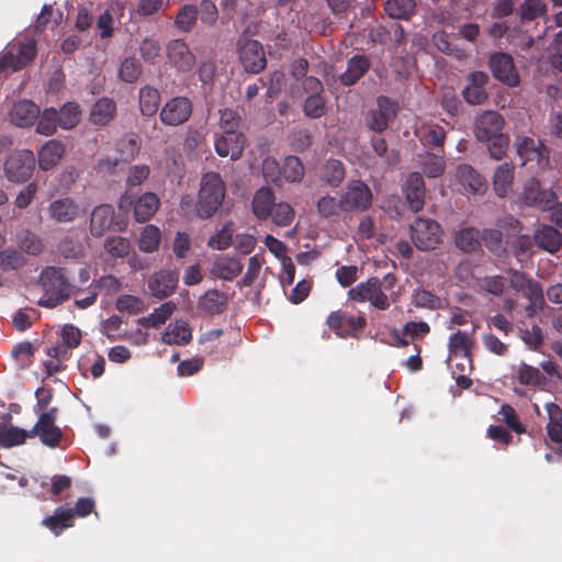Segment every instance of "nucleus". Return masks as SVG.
<instances>
[{
	"mask_svg": "<svg viewBox=\"0 0 562 562\" xmlns=\"http://www.w3.org/2000/svg\"><path fill=\"white\" fill-rule=\"evenodd\" d=\"M38 285L43 294L37 301V305L45 308H55L80 291L70 282L67 269L57 266H47L42 269L38 276Z\"/></svg>",
	"mask_w": 562,
	"mask_h": 562,
	"instance_id": "f257e3e1",
	"label": "nucleus"
},
{
	"mask_svg": "<svg viewBox=\"0 0 562 562\" xmlns=\"http://www.w3.org/2000/svg\"><path fill=\"white\" fill-rule=\"evenodd\" d=\"M226 196V184L221 175L214 171L204 173L200 181L196 213L201 218L212 217L222 206Z\"/></svg>",
	"mask_w": 562,
	"mask_h": 562,
	"instance_id": "f03ea898",
	"label": "nucleus"
},
{
	"mask_svg": "<svg viewBox=\"0 0 562 562\" xmlns=\"http://www.w3.org/2000/svg\"><path fill=\"white\" fill-rule=\"evenodd\" d=\"M373 203V193L362 180H350L340 195V211L346 213L366 212Z\"/></svg>",
	"mask_w": 562,
	"mask_h": 562,
	"instance_id": "7ed1b4c3",
	"label": "nucleus"
},
{
	"mask_svg": "<svg viewBox=\"0 0 562 562\" xmlns=\"http://www.w3.org/2000/svg\"><path fill=\"white\" fill-rule=\"evenodd\" d=\"M411 238L417 249L428 251L441 243L442 229L432 218L418 216L409 226Z\"/></svg>",
	"mask_w": 562,
	"mask_h": 562,
	"instance_id": "20e7f679",
	"label": "nucleus"
},
{
	"mask_svg": "<svg viewBox=\"0 0 562 562\" xmlns=\"http://www.w3.org/2000/svg\"><path fill=\"white\" fill-rule=\"evenodd\" d=\"M514 147L522 165L535 162L540 169L549 167L550 150L540 138L517 135L514 140Z\"/></svg>",
	"mask_w": 562,
	"mask_h": 562,
	"instance_id": "39448f33",
	"label": "nucleus"
},
{
	"mask_svg": "<svg viewBox=\"0 0 562 562\" xmlns=\"http://www.w3.org/2000/svg\"><path fill=\"white\" fill-rule=\"evenodd\" d=\"M127 222L115 214L111 204H100L95 206L90 215L89 231L93 237H102L108 232H124Z\"/></svg>",
	"mask_w": 562,
	"mask_h": 562,
	"instance_id": "423d86ee",
	"label": "nucleus"
},
{
	"mask_svg": "<svg viewBox=\"0 0 562 562\" xmlns=\"http://www.w3.org/2000/svg\"><path fill=\"white\" fill-rule=\"evenodd\" d=\"M237 53L241 66L249 74H259L267 66L263 46L257 40L240 36L237 42Z\"/></svg>",
	"mask_w": 562,
	"mask_h": 562,
	"instance_id": "0eeeda50",
	"label": "nucleus"
},
{
	"mask_svg": "<svg viewBox=\"0 0 562 562\" xmlns=\"http://www.w3.org/2000/svg\"><path fill=\"white\" fill-rule=\"evenodd\" d=\"M35 168V156L32 150L22 149L10 154L4 162V172L9 181L22 183L27 181Z\"/></svg>",
	"mask_w": 562,
	"mask_h": 562,
	"instance_id": "6e6552de",
	"label": "nucleus"
},
{
	"mask_svg": "<svg viewBox=\"0 0 562 562\" xmlns=\"http://www.w3.org/2000/svg\"><path fill=\"white\" fill-rule=\"evenodd\" d=\"M326 324L339 338H358L367 327V319L363 315L351 316L338 310L327 316Z\"/></svg>",
	"mask_w": 562,
	"mask_h": 562,
	"instance_id": "1a4fd4ad",
	"label": "nucleus"
},
{
	"mask_svg": "<svg viewBox=\"0 0 562 562\" xmlns=\"http://www.w3.org/2000/svg\"><path fill=\"white\" fill-rule=\"evenodd\" d=\"M57 413L58 409L56 407H52L47 412H43L38 416L36 424L30 430V438L38 436L41 441L47 447L55 448L59 446L63 438V431L55 425Z\"/></svg>",
	"mask_w": 562,
	"mask_h": 562,
	"instance_id": "9d476101",
	"label": "nucleus"
},
{
	"mask_svg": "<svg viewBox=\"0 0 562 562\" xmlns=\"http://www.w3.org/2000/svg\"><path fill=\"white\" fill-rule=\"evenodd\" d=\"M397 103L386 95L376 99V109H371L366 114V125L369 130L382 133L397 114Z\"/></svg>",
	"mask_w": 562,
	"mask_h": 562,
	"instance_id": "9b49d317",
	"label": "nucleus"
},
{
	"mask_svg": "<svg viewBox=\"0 0 562 562\" xmlns=\"http://www.w3.org/2000/svg\"><path fill=\"white\" fill-rule=\"evenodd\" d=\"M488 67L493 77L508 87H517L520 76L513 57L503 52L493 53L488 58Z\"/></svg>",
	"mask_w": 562,
	"mask_h": 562,
	"instance_id": "f8f14e48",
	"label": "nucleus"
},
{
	"mask_svg": "<svg viewBox=\"0 0 562 562\" xmlns=\"http://www.w3.org/2000/svg\"><path fill=\"white\" fill-rule=\"evenodd\" d=\"M160 205L159 198L153 192H146L134 200L132 196L124 195L120 199L119 209L121 211L127 210L133 206L134 218L138 223L149 221L157 212Z\"/></svg>",
	"mask_w": 562,
	"mask_h": 562,
	"instance_id": "ddd939ff",
	"label": "nucleus"
},
{
	"mask_svg": "<svg viewBox=\"0 0 562 562\" xmlns=\"http://www.w3.org/2000/svg\"><path fill=\"white\" fill-rule=\"evenodd\" d=\"M193 105L187 97H175L167 101L159 113L161 123L168 126H179L192 115Z\"/></svg>",
	"mask_w": 562,
	"mask_h": 562,
	"instance_id": "4468645a",
	"label": "nucleus"
},
{
	"mask_svg": "<svg viewBox=\"0 0 562 562\" xmlns=\"http://www.w3.org/2000/svg\"><path fill=\"white\" fill-rule=\"evenodd\" d=\"M47 214L54 223L69 224L80 217L81 207L72 198L64 196L49 203Z\"/></svg>",
	"mask_w": 562,
	"mask_h": 562,
	"instance_id": "2eb2a0df",
	"label": "nucleus"
},
{
	"mask_svg": "<svg viewBox=\"0 0 562 562\" xmlns=\"http://www.w3.org/2000/svg\"><path fill=\"white\" fill-rule=\"evenodd\" d=\"M555 200V193L549 189H542L537 179L529 180L519 195V201L528 206L546 210Z\"/></svg>",
	"mask_w": 562,
	"mask_h": 562,
	"instance_id": "dca6fc26",
	"label": "nucleus"
},
{
	"mask_svg": "<svg viewBox=\"0 0 562 562\" xmlns=\"http://www.w3.org/2000/svg\"><path fill=\"white\" fill-rule=\"evenodd\" d=\"M505 121L496 111H485L475 119L473 132L479 142H487L491 137L503 133Z\"/></svg>",
	"mask_w": 562,
	"mask_h": 562,
	"instance_id": "f3484780",
	"label": "nucleus"
},
{
	"mask_svg": "<svg viewBox=\"0 0 562 562\" xmlns=\"http://www.w3.org/2000/svg\"><path fill=\"white\" fill-rule=\"evenodd\" d=\"M245 142L246 138L241 132H222L214 139L215 151L221 157L237 160L243 155Z\"/></svg>",
	"mask_w": 562,
	"mask_h": 562,
	"instance_id": "a211bd4d",
	"label": "nucleus"
},
{
	"mask_svg": "<svg viewBox=\"0 0 562 562\" xmlns=\"http://www.w3.org/2000/svg\"><path fill=\"white\" fill-rule=\"evenodd\" d=\"M488 82V75L484 71H472L467 77V85L462 89V95L467 103L472 105L483 104L488 93L486 85Z\"/></svg>",
	"mask_w": 562,
	"mask_h": 562,
	"instance_id": "6ab92c4d",
	"label": "nucleus"
},
{
	"mask_svg": "<svg viewBox=\"0 0 562 562\" xmlns=\"http://www.w3.org/2000/svg\"><path fill=\"white\" fill-rule=\"evenodd\" d=\"M408 207L412 212L418 213L424 209L426 188L423 176L419 172H411L403 186Z\"/></svg>",
	"mask_w": 562,
	"mask_h": 562,
	"instance_id": "aec40b11",
	"label": "nucleus"
},
{
	"mask_svg": "<svg viewBox=\"0 0 562 562\" xmlns=\"http://www.w3.org/2000/svg\"><path fill=\"white\" fill-rule=\"evenodd\" d=\"M179 282V274L175 270H160L148 280V288L153 296L165 299L171 295Z\"/></svg>",
	"mask_w": 562,
	"mask_h": 562,
	"instance_id": "412c9836",
	"label": "nucleus"
},
{
	"mask_svg": "<svg viewBox=\"0 0 562 562\" xmlns=\"http://www.w3.org/2000/svg\"><path fill=\"white\" fill-rule=\"evenodd\" d=\"M167 57L179 71H190L195 65V56L182 40H172L168 43Z\"/></svg>",
	"mask_w": 562,
	"mask_h": 562,
	"instance_id": "4be33fe9",
	"label": "nucleus"
},
{
	"mask_svg": "<svg viewBox=\"0 0 562 562\" xmlns=\"http://www.w3.org/2000/svg\"><path fill=\"white\" fill-rule=\"evenodd\" d=\"M370 68L371 60L367 55H355L347 60V68L339 76V81L345 87L355 86Z\"/></svg>",
	"mask_w": 562,
	"mask_h": 562,
	"instance_id": "5701e85b",
	"label": "nucleus"
},
{
	"mask_svg": "<svg viewBox=\"0 0 562 562\" xmlns=\"http://www.w3.org/2000/svg\"><path fill=\"white\" fill-rule=\"evenodd\" d=\"M456 176L459 183L469 193L483 194L487 189L486 179L468 164L460 165Z\"/></svg>",
	"mask_w": 562,
	"mask_h": 562,
	"instance_id": "b1692460",
	"label": "nucleus"
},
{
	"mask_svg": "<svg viewBox=\"0 0 562 562\" xmlns=\"http://www.w3.org/2000/svg\"><path fill=\"white\" fill-rule=\"evenodd\" d=\"M228 294L217 289L207 290L199 297L198 308L214 316L224 313L228 306Z\"/></svg>",
	"mask_w": 562,
	"mask_h": 562,
	"instance_id": "393cba45",
	"label": "nucleus"
},
{
	"mask_svg": "<svg viewBox=\"0 0 562 562\" xmlns=\"http://www.w3.org/2000/svg\"><path fill=\"white\" fill-rule=\"evenodd\" d=\"M40 113V108L33 101L22 100L13 105L10 117L16 126L29 127L35 123Z\"/></svg>",
	"mask_w": 562,
	"mask_h": 562,
	"instance_id": "a878e982",
	"label": "nucleus"
},
{
	"mask_svg": "<svg viewBox=\"0 0 562 562\" xmlns=\"http://www.w3.org/2000/svg\"><path fill=\"white\" fill-rule=\"evenodd\" d=\"M548 413V423L546 426L549 440L559 446V452L562 454V408L555 403L546 405Z\"/></svg>",
	"mask_w": 562,
	"mask_h": 562,
	"instance_id": "bb28decb",
	"label": "nucleus"
},
{
	"mask_svg": "<svg viewBox=\"0 0 562 562\" xmlns=\"http://www.w3.org/2000/svg\"><path fill=\"white\" fill-rule=\"evenodd\" d=\"M115 114V102L110 98H101L92 105L89 119L93 125L102 127L112 122Z\"/></svg>",
	"mask_w": 562,
	"mask_h": 562,
	"instance_id": "cd10ccee",
	"label": "nucleus"
},
{
	"mask_svg": "<svg viewBox=\"0 0 562 562\" xmlns=\"http://www.w3.org/2000/svg\"><path fill=\"white\" fill-rule=\"evenodd\" d=\"M191 339L192 330L184 319H177L173 324H169L161 337L164 344L179 346L189 344Z\"/></svg>",
	"mask_w": 562,
	"mask_h": 562,
	"instance_id": "c85d7f7f",
	"label": "nucleus"
},
{
	"mask_svg": "<svg viewBox=\"0 0 562 562\" xmlns=\"http://www.w3.org/2000/svg\"><path fill=\"white\" fill-rule=\"evenodd\" d=\"M74 521L70 508L58 506L53 515L42 520V525L49 529L55 536H60L64 530L74 526Z\"/></svg>",
	"mask_w": 562,
	"mask_h": 562,
	"instance_id": "c756f323",
	"label": "nucleus"
},
{
	"mask_svg": "<svg viewBox=\"0 0 562 562\" xmlns=\"http://www.w3.org/2000/svg\"><path fill=\"white\" fill-rule=\"evenodd\" d=\"M65 146L60 140H48L38 151V165L42 170L54 168L61 159Z\"/></svg>",
	"mask_w": 562,
	"mask_h": 562,
	"instance_id": "7c9ffc66",
	"label": "nucleus"
},
{
	"mask_svg": "<svg viewBox=\"0 0 562 562\" xmlns=\"http://www.w3.org/2000/svg\"><path fill=\"white\" fill-rule=\"evenodd\" d=\"M535 241L539 248L554 254L562 246V234L552 226L543 225L536 231Z\"/></svg>",
	"mask_w": 562,
	"mask_h": 562,
	"instance_id": "2f4dec72",
	"label": "nucleus"
},
{
	"mask_svg": "<svg viewBox=\"0 0 562 562\" xmlns=\"http://www.w3.org/2000/svg\"><path fill=\"white\" fill-rule=\"evenodd\" d=\"M515 167L512 162L499 165L493 176V188L497 196L505 198L512 189Z\"/></svg>",
	"mask_w": 562,
	"mask_h": 562,
	"instance_id": "473e14b6",
	"label": "nucleus"
},
{
	"mask_svg": "<svg viewBox=\"0 0 562 562\" xmlns=\"http://www.w3.org/2000/svg\"><path fill=\"white\" fill-rule=\"evenodd\" d=\"M140 140L136 134H125L116 143V151L119 157L115 159L114 165L119 162H130L139 153Z\"/></svg>",
	"mask_w": 562,
	"mask_h": 562,
	"instance_id": "72a5a7b5",
	"label": "nucleus"
},
{
	"mask_svg": "<svg viewBox=\"0 0 562 562\" xmlns=\"http://www.w3.org/2000/svg\"><path fill=\"white\" fill-rule=\"evenodd\" d=\"M322 180L331 188H338L346 178V168L339 159L330 158L321 169Z\"/></svg>",
	"mask_w": 562,
	"mask_h": 562,
	"instance_id": "f704fd0d",
	"label": "nucleus"
},
{
	"mask_svg": "<svg viewBox=\"0 0 562 562\" xmlns=\"http://www.w3.org/2000/svg\"><path fill=\"white\" fill-rule=\"evenodd\" d=\"M474 341L470 334L457 330L449 337L448 349L450 357L461 356L471 361V348Z\"/></svg>",
	"mask_w": 562,
	"mask_h": 562,
	"instance_id": "c9c22d12",
	"label": "nucleus"
},
{
	"mask_svg": "<svg viewBox=\"0 0 562 562\" xmlns=\"http://www.w3.org/2000/svg\"><path fill=\"white\" fill-rule=\"evenodd\" d=\"M243 270V263L234 257L217 258L213 265L212 272L222 280L231 281L235 279Z\"/></svg>",
	"mask_w": 562,
	"mask_h": 562,
	"instance_id": "e433bc0d",
	"label": "nucleus"
},
{
	"mask_svg": "<svg viewBox=\"0 0 562 562\" xmlns=\"http://www.w3.org/2000/svg\"><path fill=\"white\" fill-rule=\"evenodd\" d=\"M274 206V194L270 188H260L252 200V212L259 220H267Z\"/></svg>",
	"mask_w": 562,
	"mask_h": 562,
	"instance_id": "4c0bfd02",
	"label": "nucleus"
},
{
	"mask_svg": "<svg viewBox=\"0 0 562 562\" xmlns=\"http://www.w3.org/2000/svg\"><path fill=\"white\" fill-rule=\"evenodd\" d=\"M139 110L145 116H153L160 105V92L151 86H144L138 93Z\"/></svg>",
	"mask_w": 562,
	"mask_h": 562,
	"instance_id": "58836bf2",
	"label": "nucleus"
},
{
	"mask_svg": "<svg viewBox=\"0 0 562 562\" xmlns=\"http://www.w3.org/2000/svg\"><path fill=\"white\" fill-rule=\"evenodd\" d=\"M419 165L428 178H438L443 175L446 161L443 155L425 151L419 155Z\"/></svg>",
	"mask_w": 562,
	"mask_h": 562,
	"instance_id": "ea45409f",
	"label": "nucleus"
},
{
	"mask_svg": "<svg viewBox=\"0 0 562 562\" xmlns=\"http://www.w3.org/2000/svg\"><path fill=\"white\" fill-rule=\"evenodd\" d=\"M454 244L464 252L476 251L481 247V232L474 227L462 228L456 234Z\"/></svg>",
	"mask_w": 562,
	"mask_h": 562,
	"instance_id": "a19ab883",
	"label": "nucleus"
},
{
	"mask_svg": "<svg viewBox=\"0 0 562 562\" xmlns=\"http://www.w3.org/2000/svg\"><path fill=\"white\" fill-rule=\"evenodd\" d=\"M30 438V431L16 426L0 423V447L11 448L23 445Z\"/></svg>",
	"mask_w": 562,
	"mask_h": 562,
	"instance_id": "79ce46f5",
	"label": "nucleus"
},
{
	"mask_svg": "<svg viewBox=\"0 0 562 562\" xmlns=\"http://www.w3.org/2000/svg\"><path fill=\"white\" fill-rule=\"evenodd\" d=\"M175 310V303L165 302L158 308H155L154 312L150 313L148 316L139 318L138 323L146 328H157L166 323V321L172 315Z\"/></svg>",
	"mask_w": 562,
	"mask_h": 562,
	"instance_id": "37998d69",
	"label": "nucleus"
},
{
	"mask_svg": "<svg viewBox=\"0 0 562 562\" xmlns=\"http://www.w3.org/2000/svg\"><path fill=\"white\" fill-rule=\"evenodd\" d=\"M143 74V66L138 58L135 56H128L122 59L117 76L120 80L134 83L136 82Z\"/></svg>",
	"mask_w": 562,
	"mask_h": 562,
	"instance_id": "c03bdc74",
	"label": "nucleus"
},
{
	"mask_svg": "<svg viewBox=\"0 0 562 562\" xmlns=\"http://www.w3.org/2000/svg\"><path fill=\"white\" fill-rule=\"evenodd\" d=\"M161 240V233L155 225H146L138 239V248L143 252L151 254L158 250Z\"/></svg>",
	"mask_w": 562,
	"mask_h": 562,
	"instance_id": "a18cd8bd",
	"label": "nucleus"
},
{
	"mask_svg": "<svg viewBox=\"0 0 562 562\" xmlns=\"http://www.w3.org/2000/svg\"><path fill=\"white\" fill-rule=\"evenodd\" d=\"M419 139L425 146L442 148L446 140V131L437 124L425 125L419 131Z\"/></svg>",
	"mask_w": 562,
	"mask_h": 562,
	"instance_id": "49530a36",
	"label": "nucleus"
},
{
	"mask_svg": "<svg viewBox=\"0 0 562 562\" xmlns=\"http://www.w3.org/2000/svg\"><path fill=\"white\" fill-rule=\"evenodd\" d=\"M415 8L414 0H387L384 10L392 19L407 20L414 13Z\"/></svg>",
	"mask_w": 562,
	"mask_h": 562,
	"instance_id": "de8ad7c7",
	"label": "nucleus"
},
{
	"mask_svg": "<svg viewBox=\"0 0 562 562\" xmlns=\"http://www.w3.org/2000/svg\"><path fill=\"white\" fill-rule=\"evenodd\" d=\"M282 181L300 182L304 177V167L296 156H288L281 165Z\"/></svg>",
	"mask_w": 562,
	"mask_h": 562,
	"instance_id": "09e8293b",
	"label": "nucleus"
},
{
	"mask_svg": "<svg viewBox=\"0 0 562 562\" xmlns=\"http://www.w3.org/2000/svg\"><path fill=\"white\" fill-rule=\"evenodd\" d=\"M80 109L75 102L65 103L59 111H57L58 125L64 130L74 128L80 121Z\"/></svg>",
	"mask_w": 562,
	"mask_h": 562,
	"instance_id": "8fccbe9b",
	"label": "nucleus"
},
{
	"mask_svg": "<svg viewBox=\"0 0 562 562\" xmlns=\"http://www.w3.org/2000/svg\"><path fill=\"white\" fill-rule=\"evenodd\" d=\"M378 284V278L372 277L369 278L366 282H360L355 288H351L348 291L349 299L364 303V302H372L373 292L376 289Z\"/></svg>",
	"mask_w": 562,
	"mask_h": 562,
	"instance_id": "3c124183",
	"label": "nucleus"
},
{
	"mask_svg": "<svg viewBox=\"0 0 562 562\" xmlns=\"http://www.w3.org/2000/svg\"><path fill=\"white\" fill-rule=\"evenodd\" d=\"M58 114L57 110L54 108H47L43 111L42 114L38 115V121L36 125V132L38 134L50 136L55 134L58 121H57Z\"/></svg>",
	"mask_w": 562,
	"mask_h": 562,
	"instance_id": "603ef678",
	"label": "nucleus"
},
{
	"mask_svg": "<svg viewBox=\"0 0 562 562\" xmlns=\"http://www.w3.org/2000/svg\"><path fill=\"white\" fill-rule=\"evenodd\" d=\"M412 302L416 307L419 308H427L431 311L442 308L441 299L435 295L432 292L424 289H416L414 291L412 295Z\"/></svg>",
	"mask_w": 562,
	"mask_h": 562,
	"instance_id": "864d4df0",
	"label": "nucleus"
},
{
	"mask_svg": "<svg viewBox=\"0 0 562 562\" xmlns=\"http://www.w3.org/2000/svg\"><path fill=\"white\" fill-rule=\"evenodd\" d=\"M517 379L522 385L540 386L546 383V376L539 369L521 363L517 370Z\"/></svg>",
	"mask_w": 562,
	"mask_h": 562,
	"instance_id": "5fc2aeb1",
	"label": "nucleus"
},
{
	"mask_svg": "<svg viewBox=\"0 0 562 562\" xmlns=\"http://www.w3.org/2000/svg\"><path fill=\"white\" fill-rule=\"evenodd\" d=\"M104 249L112 258H125L131 250L130 240L122 236H110L104 240Z\"/></svg>",
	"mask_w": 562,
	"mask_h": 562,
	"instance_id": "6e6d98bb",
	"label": "nucleus"
},
{
	"mask_svg": "<svg viewBox=\"0 0 562 562\" xmlns=\"http://www.w3.org/2000/svg\"><path fill=\"white\" fill-rule=\"evenodd\" d=\"M303 112L311 119H319L326 113V101L323 94L307 95L303 104Z\"/></svg>",
	"mask_w": 562,
	"mask_h": 562,
	"instance_id": "4d7b16f0",
	"label": "nucleus"
},
{
	"mask_svg": "<svg viewBox=\"0 0 562 562\" xmlns=\"http://www.w3.org/2000/svg\"><path fill=\"white\" fill-rule=\"evenodd\" d=\"M115 305L120 312H126L132 315H136L145 311L144 301L135 295L130 294L120 295Z\"/></svg>",
	"mask_w": 562,
	"mask_h": 562,
	"instance_id": "13d9d810",
	"label": "nucleus"
},
{
	"mask_svg": "<svg viewBox=\"0 0 562 562\" xmlns=\"http://www.w3.org/2000/svg\"><path fill=\"white\" fill-rule=\"evenodd\" d=\"M486 143L490 156L495 160H501L507 153L509 137L501 133L491 137Z\"/></svg>",
	"mask_w": 562,
	"mask_h": 562,
	"instance_id": "bf43d9fd",
	"label": "nucleus"
},
{
	"mask_svg": "<svg viewBox=\"0 0 562 562\" xmlns=\"http://www.w3.org/2000/svg\"><path fill=\"white\" fill-rule=\"evenodd\" d=\"M160 44L153 37L144 38L139 44V54L145 63L155 65L160 56Z\"/></svg>",
	"mask_w": 562,
	"mask_h": 562,
	"instance_id": "052dcab7",
	"label": "nucleus"
},
{
	"mask_svg": "<svg viewBox=\"0 0 562 562\" xmlns=\"http://www.w3.org/2000/svg\"><path fill=\"white\" fill-rule=\"evenodd\" d=\"M57 249L58 252L65 258L78 259L83 256L82 244L69 236L64 237L58 243Z\"/></svg>",
	"mask_w": 562,
	"mask_h": 562,
	"instance_id": "680f3d73",
	"label": "nucleus"
},
{
	"mask_svg": "<svg viewBox=\"0 0 562 562\" xmlns=\"http://www.w3.org/2000/svg\"><path fill=\"white\" fill-rule=\"evenodd\" d=\"M198 18V10L194 5H183L178 12L175 24L182 31H190L195 24Z\"/></svg>",
	"mask_w": 562,
	"mask_h": 562,
	"instance_id": "e2e57ef3",
	"label": "nucleus"
},
{
	"mask_svg": "<svg viewBox=\"0 0 562 562\" xmlns=\"http://www.w3.org/2000/svg\"><path fill=\"white\" fill-rule=\"evenodd\" d=\"M506 279L502 276H487L477 280L481 290L499 296L505 290Z\"/></svg>",
	"mask_w": 562,
	"mask_h": 562,
	"instance_id": "0e129e2a",
	"label": "nucleus"
},
{
	"mask_svg": "<svg viewBox=\"0 0 562 562\" xmlns=\"http://www.w3.org/2000/svg\"><path fill=\"white\" fill-rule=\"evenodd\" d=\"M233 243L232 223H227L221 228V231L210 238L209 246L213 249L224 250Z\"/></svg>",
	"mask_w": 562,
	"mask_h": 562,
	"instance_id": "69168bd1",
	"label": "nucleus"
},
{
	"mask_svg": "<svg viewBox=\"0 0 562 562\" xmlns=\"http://www.w3.org/2000/svg\"><path fill=\"white\" fill-rule=\"evenodd\" d=\"M270 216L272 217L273 223L278 226H288L294 218V210L290 204L281 202L279 204H274Z\"/></svg>",
	"mask_w": 562,
	"mask_h": 562,
	"instance_id": "338daca9",
	"label": "nucleus"
},
{
	"mask_svg": "<svg viewBox=\"0 0 562 562\" xmlns=\"http://www.w3.org/2000/svg\"><path fill=\"white\" fill-rule=\"evenodd\" d=\"M92 286L98 294L104 293L106 295H111L120 291L121 282L116 277L106 274L93 280Z\"/></svg>",
	"mask_w": 562,
	"mask_h": 562,
	"instance_id": "774afa93",
	"label": "nucleus"
}]
</instances>
